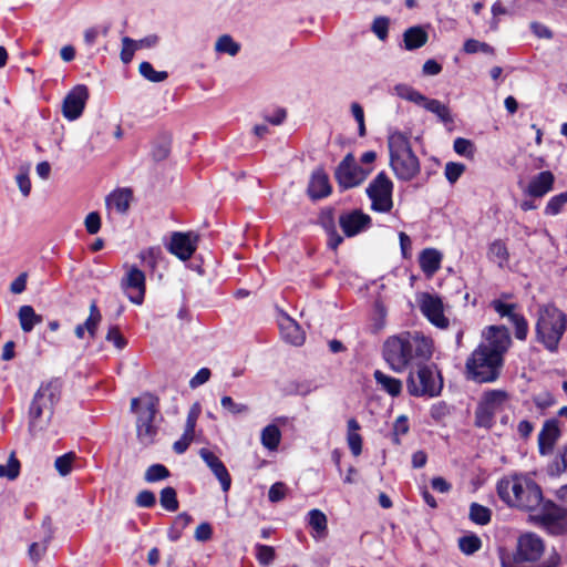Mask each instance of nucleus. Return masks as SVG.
I'll use <instances>...</instances> for the list:
<instances>
[{
    "label": "nucleus",
    "instance_id": "42",
    "mask_svg": "<svg viewBox=\"0 0 567 567\" xmlns=\"http://www.w3.org/2000/svg\"><path fill=\"white\" fill-rule=\"evenodd\" d=\"M138 257L146 267L155 269L158 260L162 258V249L159 247H150L140 252Z\"/></svg>",
    "mask_w": 567,
    "mask_h": 567
},
{
    "label": "nucleus",
    "instance_id": "9",
    "mask_svg": "<svg viewBox=\"0 0 567 567\" xmlns=\"http://www.w3.org/2000/svg\"><path fill=\"white\" fill-rule=\"evenodd\" d=\"M509 401V394L504 390L485 391L475 410V425L491 429L495 423V416L505 410Z\"/></svg>",
    "mask_w": 567,
    "mask_h": 567
},
{
    "label": "nucleus",
    "instance_id": "20",
    "mask_svg": "<svg viewBox=\"0 0 567 567\" xmlns=\"http://www.w3.org/2000/svg\"><path fill=\"white\" fill-rule=\"evenodd\" d=\"M560 436L559 422L556 419L547 420L538 434V449L542 455L551 453L555 443Z\"/></svg>",
    "mask_w": 567,
    "mask_h": 567
},
{
    "label": "nucleus",
    "instance_id": "5",
    "mask_svg": "<svg viewBox=\"0 0 567 567\" xmlns=\"http://www.w3.org/2000/svg\"><path fill=\"white\" fill-rule=\"evenodd\" d=\"M61 386L58 380L41 384L29 410V431L32 435L48 427L51 422L54 405L60 399Z\"/></svg>",
    "mask_w": 567,
    "mask_h": 567
},
{
    "label": "nucleus",
    "instance_id": "30",
    "mask_svg": "<svg viewBox=\"0 0 567 567\" xmlns=\"http://www.w3.org/2000/svg\"><path fill=\"white\" fill-rule=\"evenodd\" d=\"M131 199L132 192L127 188H123L112 193L107 197L106 204L109 207L114 208L117 213L124 214L130 207Z\"/></svg>",
    "mask_w": 567,
    "mask_h": 567
},
{
    "label": "nucleus",
    "instance_id": "55",
    "mask_svg": "<svg viewBox=\"0 0 567 567\" xmlns=\"http://www.w3.org/2000/svg\"><path fill=\"white\" fill-rule=\"evenodd\" d=\"M199 414H200L199 405L194 404L187 414L184 433L195 436V427H196V423H197Z\"/></svg>",
    "mask_w": 567,
    "mask_h": 567
},
{
    "label": "nucleus",
    "instance_id": "23",
    "mask_svg": "<svg viewBox=\"0 0 567 567\" xmlns=\"http://www.w3.org/2000/svg\"><path fill=\"white\" fill-rule=\"evenodd\" d=\"M279 328L282 338L293 344L301 346L305 342V332L301 327L289 316L284 315L279 319Z\"/></svg>",
    "mask_w": 567,
    "mask_h": 567
},
{
    "label": "nucleus",
    "instance_id": "50",
    "mask_svg": "<svg viewBox=\"0 0 567 567\" xmlns=\"http://www.w3.org/2000/svg\"><path fill=\"white\" fill-rule=\"evenodd\" d=\"M491 306L501 317H506L509 321L514 319V316L518 315L515 312L516 305L514 303H505L501 300H493Z\"/></svg>",
    "mask_w": 567,
    "mask_h": 567
},
{
    "label": "nucleus",
    "instance_id": "64",
    "mask_svg": "<svg viewBox=\"0 0 567 567\" xmlns=\"http://www.w3.org/2000/svg\"><path fill=\"white\" fill-rule=\"evenodd\" d=\"M374 315H375L374 329L375 330L383 329V327L385 324L386 310L380 301H377L374 303Z\"/></svg>",
    "mask_w": 567,
    "mask_h": 567
},
{
    "label": "nucleus",
    "instance_id": "61",
    "mask_svg": "<svg viewBox=\"0 0 567 567\" xmlns=\"http://www.w3.org/2000/svg\"><path fill=\"white\" fill-rule=\"evenodd\" d=\"M212 372L208 368H202L197 371V373L189 380V386L192 389H196L210 379Z\"/></svg>",
    "mask_w": 567,
    "mask_h": 567
},
{
    "label": "nucleus",
    "instance_id": "34",
    "mask_svg": "<svg viewBox=\"0 0 567 567\" xmlns=\"http://www.w3.org/2000/svg\"><path fill=\"white\" fill-rule=\"evenodd\" d=\"M393 90L399 97L415 103L420 106L425 101V95L413 89L411 85L398 84Z\"/></svg>",
    "mask_w": 567,
    "mask_h": 567
},
{
    "label": "nucleus",
    "instance_id": "10",
    "mask_svg": "<svg viewBox=\"0 0 567 567\" xmlns=\"http://www.w3.org/2000/svg\"><path fill=\"white\" fill-rule=\"evenodd\" d=\"M393 183L384 172L379 173L367 187V195L371 199V208L379 213H389L393 207Z\"/></svg>",
    "mask_w": 567,
    "mask_h": 567
},
{
    "label": "nucleus",
    "instance_id": "28",
    "mask_svg": "<svg viewBox=\"0 0 567 567\" xmlns=\"http://www.w3.org/2000/svg\"><path fill=\"white\" fill-rule=\"evenodd\" d=\"M307 523L312 529V536L317 539L324 538L328 533V519L320 509H311L308 513Z\"/></svg>",
    "mask_w": 567,
    "mask_h": 567
},
{
    "label": "nucleus",
    "instance_id": "46",
    "mask_svg": "<svg viewBox=\"0 0 567 567\" xmlns=\"http://www.w3.org/2000/svg\"><path fill=\"white\" fill-rule=\"evenodd\" d=\"M276 557L275 548L268 545H256V558L262 566L270 565Z\"/></svg>",
    "mask_w": 567,
    "mask_h": 567
},
{
    "label": "nucleus",
    "instance_id": "44",
    "mask_svg": "<svg viewBox=\"0 0 567 567\" xmlns=\"http://www.w3.org/2000/svg\"><path fill=\"white\" fill-rule=\"evenodd\" d=\"M75 457L76 456L73 452H69L64 455L56 457L54 462V467L61 476H66L71 473L72 463L75 460Z\"/></svg>",
    "mask_w": 567,
    "mask_h": 567
},
{
    "label": "nucleus",
    "instance_id": "19",
    "mask_svg": "<svg viewBox=\"0 0 567 567\" xmlns=\"http://www.w3.org/2000/svg\"><path fill=\"white\" fill-rule=\"evenodd\" d=\"M199 455L219 481L223 491L228 492L231 485V477L224 463L207 449H202Z\"/></svg>",
    "mask_w": 567,
    "mask_h": 567
},
{
    "label": "nucleus",
    "instance_id": "60",
    "mask_svg": "<svg viewBox=\"0 0 567 567\" xmlns=\"http://www.w3.org/2000/svg\"><path fill=\"white\" fill-rule=\"evenodd\" d=\"M464 50L466 53H476L478 51H482V52H485V53H489L492 52V48L484 43V42H480L473 38H470L465 43H464Z\"/></svg>",
    "mask_w": 567,
    "mask_h": 567
},
{
    "label": "nucleus",
    "instance_id": "2",
    "mask_svg": "<svg viewBox=\"0 0 567 567\" xmlns=\"http://www.w3.org/2000/svg\"><path fill=\"white\" fill-rule=\"evenodd\" d=\"M432 340L419 331H402L390 336L382 346V357L396 373L413 370L432 355Z\"/></svg>",
    "mask_w": 567,
    "mask_h": 567
},
{
    "label": "nucleus",
    "instance_id": "13",
    "mask_svg": "<svg viewBox=\"0 0 567 567\" xmlns=\"http://www.w3.org/2000/svg\"><path fill=\"white\" fill-rule=\"evenodd\" d=\"M370 171L360 167L352 154H348L336 169V178L343 188H351L361 184Z\"/></svg>",
    "mask_w": 567,
    "mask_h": 567
},
{
    "label": "nucleus",
    "instance_id": "32",
    "mask_svg": "<svg viewBox=\"0 0 567 567\" xmlns=\"http://www.w3.org/2000/svg\"><path fill=\"white\" fill-rule=\"evenodd\" d=\"M426 111L434 113L443 123L452 122V116L449 107L435 99H427L421 104Z\"/></svg>",
    "mask_w": 567,
    "mask_h": 567
},
{
    "label": "nucleus",
    "instance_id": "43",
    "mask_svg": "<svg viewBox=\"0 0 567 567\" xmlns=\"http://www.w3.org/2000/svg\"><path fill=\"white\" fill-rule=\"evenodd\" d=\"M567 204V192L553 196L545 207V214L549 216L558 215Z\"/></svg>",
    "mask_w": 567,
    "mask_h": 567
},
{
    "label": "nucleus",
    "instance_id": "25",
    "mask_svg": "<svg viewBox=\"0 0 567 567\" xmlns=\"http://www.w3.org/2000/svg\"><path fill=\"white\" fill-rule=\"evenodd\" d=\"M331 193L328 175L322 169H317L312 173L309 185L308 194L312 199H320Z\"/></svg>",
    "mask_w": 567,
    "mask_h": 567
},
{
    "label": "nucleus",
    "instance_id": "22",
    "mask_svg": "<svg viewBox=\"0 0 567 567\" xmlns=\"http://www.w3.org/2000/svg\"><path fill=\"white\" fill-rule=\"evenodd\" d=\"M319 224L326 230V233L329 237L328 238L329 248L336 250L343 241V238L337 231L334 210L331 208L321 210V213L319 215Z\"/></svg>",
    "mask_w": 567,
    "mask_h": 567
},
{
    "label": "nucleus",
    "instance_id": "53",
    "mask_svg": "<svg viewBox=\"0 0 567 567\" xmlns=\"http://www.w3.org/2000/svg\"><path fill=\"white\" fill-rule=\"evenodd\" d=\"M464 171H465L464 164L449 162L445 165L444 174H445L446 179L451 184H454L461 177V175L464 173Z\"/></svg>",
    "mask_w": 567,
    "mask_h": 567
},
{
    "label": "nucleus",
    "instance_id": "8",
    "mask_svg": "<svg viewBox=\"0 0 567 567\" xmlns=\"http://www.w3.org/2000/svg\"><path fill=\"white\" fill-rule=\"evenodd\" d=\"M408 371L406 388L410 395L433 398L441 393L443 380L434 364L424 362Z\"/></svg>",
    "mask_w": 567,
    "mask_h": 567
},
{
    "label": "nucleus",
    "instance_id": "37",
    "mask_svg": "<svg viewBox=\"0 0 567 567\" xmlns=\"http://www.w3.org/2000/svg\"><path fill=\"white\" fill-rule=\"evenodd\" d=\"M547 474L549 476H559L563 472L567 471V445L563 447L559 455L547 466Z\"/></svg>",
    "mask_w": 567,
    "mask_h": 567
},
{
    "label": "nucleus",
    "instance_id": "54",
    "mask_svg": "<svg viewBox=\"0 0 567 567\" xmlns=\"http://www.w3.org/2000/svg\"><path fill=\"white\" fill-rule=\"evenodd\" d=\"M169 152H171L169 140L164 137L154 144L153 150H152V155L155 161H163L168 156Z\"/></svg>",
    "mask_w": 567,
    "mask_h": 567
},
{
    "label": "nucleus",
    "instance_id": "6",
    "mask_svg": "<svg viewBox=\"0 0 567 567\" xmlns=\"http://www.w3.org/2000/svg\"><path fill=\"white\" fill-rule=\"evenodd\" d=\"M390 165L401 181H411L420 173V162L413 153L410 141L401 132L389 135Z\"/></svg>",
    "mask_w": 567,
    "mask_h": 567
},
{
    "label": "nucleus",
    "instance_id": "49",
    "mask_svg": "<svg viewBox=\"0 0 567 567\" xmlns=\"http://www.w3.org/2000/svg\"><path fill=\"white\" fill-rule=\"evenodd\" d=\"M453 148L458 155L465 156L467 158H472L475 153L474 144L470 140L463 137H457L454 141Z\"/></svg>",
    "mask_w": 567,
    "mask_h": 567
},
{
    "label": "nucleus",
    "instance_id": "51",
    "mask_svg": "<svg viewBox=\"0 0 567 567\" xmlns=\"http://www.w3.org/2000/svg\"><path fill=\"white\" fill-rule=\"evenodd\" d=\"M489 256L496 259L499 264L507 261L508 251L505 244L501 240H495L491 244L488 249Z\"/></svg>",
    "mask_w": 567,
    "mask_h": 567
},
{
    "label": "nucleus",
    "instance_id": "14",
    "mask_svg": "<svg viewBox=\"0 0 567 567\" xmlns=\"http://www.w3.org/2000/svg\"><path fill=\"white\" fill-rule=\"evenodd\" d=\"M544 551V543L540 537L535 534H524L518 538L517 551L514 556L506 555L511 559H515L514 566L519 567L520 561H535Z\"/></svg>",
    "mask_w": 567,
    "mask_h": 567
},
{
    "label": "nucleus",
    "instance_id": "59",
    "mask_svg": "<svg viewBox=\"0 0 567 567\" xmlns=\"http://www.w3.org/2000/svg\"><path fill=\"white\" fill-rule=\"evenodd\" d=\"M135 503L138 507L150 508L155 505V494L148 489L142 491L137 494Z\"/></svg>",
    "mask_w": 567,
    "mask_h": 567
},
{
    "label": "nucleus",
    "instance_id": "40",
    "mask_svg": "<svg viewBox=\"0 0 567 567\" xmlns=\"http://www.w3.org/2000/svg\"><path fill=\"white\" fill-rule=\"evenodd\" d=\"M101 319H102V316L96 306V302L92 301L90 305V316L85 320V322L82 323L92 338L95 336V332H96V329H97V326H99Z\"/></svg>",
    "mask_w": 567,
    "mask_h": 567
},
{
    "label": "nucleus",
    "instance_id": "3",
    "mask_svg": "<svg viewBox=\"0 0 567 567\" xmlns=\"http://www.w3.org/2000/svg\"><path fill=\"white\" fill-rule=\"evenodd\" d=\"M499 498L511 507L535 511L543 502V492L538 484L525 475H512L497 483Z\"/></svg>",
    "mask_w": 567,
    "mask_h": 567
},
{
    "label": "nucleus",
    "instance_id": "18",
    "mask_svg": "<svg viewBox=\"0 0 567 567\" xmlns=\"http://www.w3.org/2000/svg\"><path fill=\"white\" fill-rule=\"evenodd\" d=\"M198 236L193 233H173L167 249L181 260H188L196 250Z\"/></svg>",
    "mask_w": 567,
    "mask_h": 567
},
{
    "label": "nucleus",
    "instance_id": "15",
    "mask_svg": "<svg viewBox=\"0 0 567 567\" xmlns=\"http://www.w3.org/2000/svg\"><path fill=\"white\" fill-rule=\"evenodd\" d=\"M419 306L424 317L435 327L445 329L449 319L444 316L443 302L440 297L424 292L419 298Z\"/></svg>",
    "mask_w": 567,
    "mask_h": 567
},
{
    "label": "nucleus",
    "instance_id": "1",
    "mask_svg": "<svg viewBox=\"0 0 567 567\" xmlns=\"http://www.w3.org/2000/svg\"><path fill=\"white\" fill-rule=\"evenodd\" d=\"M484 341L466 361L468 377L480 383L495 381L504 362V354L512 344L505 326H489L483 333Z\"/></svg>",
    "mask_w": 567,
    "mask_h": 567
},
{
    "label": "nucleus",
    "instance_id": "63",
    "mask_svg": "<svg viewBox=\"0 0 567 567\" xmlns=\"http://www.w3.org/2000/svg\"><path fill=\"white\" fill-rule=\"evenodd\" d=\"M106 340L113 342L118 350H122L126 346V340L115 326L109 329Z\"/></svg>",
    "mask_w": 567,
    "mask_h": 567
},
{
    "label": "nucleus",
    "instance_id": "27",
    "mask_svg": "<svg viewBox=\"0 0 567 567\" xmlns=\"http://www.w3.org/2000/svg\"><path fill=\"white\" fill-rule=\"evenodd\" d=\"M442 254L434 248L422 250L419 262L422 271L427 275H434L441 267Z\"/></svg>",
    "mask_w": 567,
    "mask_h": 567
},
{
    "label": "nucleus",
    "instance_id": "48",
    "mask_svg": "<svg viewBox=\"0 0 567 567\" xmlns=\"http://www.w3.org/2000/svg\"><path fill=\"white\" fill-rule=\"evenodd\" d=\"M220 404L223 409L233 415L245 414L249 412V406L247 404L237 403L228 395H225L220 399Z\"/></svg>",
    "mask_w": 567,
    "mask_h": 567
},
{
    "label": "nucleus",
    "instance_id": "21",
    "mask_svg": "<svg viewBox=\"0 0 567 567\" xmlns=\"http://www.w3.org/2000/svg\"><path fill=\"white\" fill-rule=\"evenodd\" d=\"M555 176L549 171H544L534 176L525 190L532 197L540 198L553 189Z\"/></svg>",
    "mask_w": 567,
    "mask_h": 567
},
{
    "label": "nucleus",
    "instance_id": "57",
    "mask_svg": "<svg viewBox=\"0 0 567 567\" xmlns=\"http://www.w3.org/2000/svg\"><path fill=\"white\" fill-rule=\"evenodd\" d=\"M515 327V337L518 340H525L528 333V323L527 320L522 316H514V319L511 321Z\"/></svg>",
    "mask_w": 567,
    "mask_h": 567
},
{
    "label": "nucleus",
    "instance_id": "33",
    "mask_svg": "<svg viewBox=\"0 0 567 567\" xmlns=\"http://www.w3.org/2000/svg\"><path fill=\"white\" fill-rule=\"evenodd\" d=\"M280 430L275 424H269L261 431V444L269 451L277 450L280 443Z\"/></svg>",
    "mask_w": 567,
    "mask_h": 567
},
{
    "label": "nucleus",
    "instance_id": "58",
    "mask_svg": "<svg viewBox=\"0 0 567 567\" xmlns=\"http://www.w3.org/2000/svg\"><path fill=\"white\" fill-rule=\"evenodd\" d=\"M84 225L86 228V231L90 235H95L99 233L101 228V217L97 212H91L87 214L84 220Z\"/></svg>",
    "mask_w": 567,
    "mask_h": 567
},
{
    "label": "nucleus",
    "instance_id": "45",
    "mask_svg": "<svg viewBox=\"0 0 567 567\" xmlns=\"http://www.w3.org/2000/svg\"><path fill=\"white\" fill-rule=\"evenodd\" d=\"M20 473V462L14 457L13 454L8 460L6 465H0V477H7L9 480H16Z\"/></svg>",
    "mask_w": 567,
    "mask_h": 567
},
{
    "label": "nucleus",
    "instance_id": "16",
    "mask_svg": "<svg viewBox=\"0 0 567 567\" xmlns=\"http://www.w3.org/2000/svg\"><path fill=\"white\" fill-rule=\"evenodd\" d=\"M87 99L89 90L85 85L74 86L63 100V116L70 121L79 118L83 113Z\"/></svg>",
    "mask_w": 567,
    "mask_h": 567
},
{
    "label": "nucleus",
    "instance_id": "52",
    "mask_svg": "<svg viewBox=\"0 0 567 567\" xmlns=\"http://www.w3.org/2000/svg\"><path fill=\"white\" fill-rule=\"evenodd\" d=\"M391 19L385 16L375 17L371 23V32L374 35H388L390 29Z\"/></svg>",
    "mask_w": 567,
    "mask_h": 567
},
{
    "label": "nucleus",
    "instance_id": "7",
    "mask_svg": "<svg viewBox=\"0 0 567 567\" xmlns=\"http://www.w3.org/2000/svg\"><path fill=\"white\" fill-rule=\"evenodd\" d=\"M158 399L151 393L131 400V411L136 415V437L144 446L154 443L157 435L155 416L158 413Z\"/></svg>",
    "mask_w": 567,
    "mask_h": 567
},
{
    "label": "nucleus",
    "instance_id": "38",
    "mask_svg": "<svg viewBox=\"0 0 567 567\" xmlns=\"http://www.w3.org/2000/svg\"><path fill=\"white\" fill-rule=\"evenodd\" d=\"M161 505L168 512L178 509V501L175 488L167 486L161 491Z\"/></svg>",
    "mask_w": 567,
    "mask_h": 567
},
{
    "label": "nucleus",
    "instance_id": "24",
    "mask_svg": "<svg viewBox=\"0 0 567 567\" xmlns=\"http://www.w3.org/2000/svg\"><path fill=\"white\" fill-rule=\"evenodd\" d=\"M42 528L44 529V537L41 542H34L29 546V557L37 564L47 553L48 546L53 538V529L50 517H45L42 522Z\"/></svg>",
    "mask_w": 567,
    "mask_h": 567
},
{
    "label": "nucleus",
    "instance_id": "17",
    "mask_svg": "<svg viewBox=\"0 0 567 567\" xmlns=\"http://www.w3.org/2000/svg\"><path fill=\"white\" fill-rule=\"evenodd\" d=\"M338 220L347 237H353L368 229L371 225V217L360 209L342 213Z\"/></svg>",
    "mask_w": 567,
    "mask_h": 567
},
{
    "label": "nucleus",
    "instance_id": "29",
    "mask_svg": "<svg viewBox=\"0 0 567 567\" xmlns=\"http://www.w3.org/2000/svg\"><path fill=\"white\" fill-rule=\"evenodd\" d=\"M373 377L377 384L380 386L382 391L386 392L391 396L400 395L402 391L401 380L390 377L380 370H375Z\"/></svg>",
    "mask_w": 567,
    "mask_h": 567
},
{
    "label": "nucleus",
    "instance_id": "35",
    "mask_svg": "<svg viewBox=\"0 0 567 567\" xmlns=\"http://www.w3.org/2000/svg\"><path fill=\"white\" fill-rule=\"evenodd\" d=\"M482 547L481 538L475 534L465 535L458 538V548L464 555H473Z\"/></svg>",
    "mask_w": 567,
    "mask_h": 567
},
{
    "label": "nucleus",
    "instance_id": "56",
    "mask_svg": "<svg viewBox=\"0 0 567 567\" xmlns=\"http://www.w3.org/2000/svg\"><path fill=\"white\" fill-rule=\"evenodd\" d=\"M409 429L408 417L400 415L393 424V442L400 444V435H405Z\"/></svg>",
    "mask_w": 567,
    "mask_h": 567
},
{
    "label": "nucleus",
    "instance_id": "41",
    "mask_svg": "<svg viewBox=\"0 0 567 567\" xmlns=\"http://www.w3.org/2000/svg\"><path fill=\"white\" fill-rule=\"evenodd\" d=\"M169 475H171V473L166 466H164L162 464H153L146 470L144 478L148 483H154V482L165 480Z\"/></svg>",
    "mask_w": 567,
    "mask_h": 567
},
{
    "label": "nucleus",
    "instance_id": "62",
    "mask_svg": "<svg viewBox=\"0 0 567 567\" xmlns=\"http://www.w3.org/2000/svg\"><path fill=\"white\" fill-rule=\"evenodd\" d=\"M286 496V485L281 482L272 484L268 492L269 501L272 503L280 502Z\"/></svg>",
    "mask_w": 567,
    "mask_h": 567
},
{
    "label": "nucleus",
    "instance_id": "39",
    "mask_svg": "<svg viewBox=\"0 0 567 567\" xmlns=\"http://www.w3.org/2000/svg\"><path fill=\"white\" fill-rule=\"evenodd\" d=\"M140 73L148 81L158 83L167 79L168 74L165 71H155L150 62H142L140 64Z\"/></svg>",
    "mask_w": 567,
    "mask_h": 567
},
{
    "label": "nucleus",
    "instance_id": "4",
    "mask_svg": "<svg viewBox=\"0 0 567 567\" xmlns=\"http://www.w3.org/2000/svg\"><path fill=\"white\" fill-rule=\"evenodd\" d=\"M567 330V315L553 303L540 305L535 326L536 340L546 350L558 351L559 342Z\"/></svg>",
    "mask_w": 567,
    "mask_h": 567
},
{
    "label": "nucleus",
    "instance_id": "31",
    "mask_svg": "<svg viewBox=\"0 0 567 567\" xmlns=\"http://www.w3.org/2000/svg\"><path fill=\"white\" fill-rule=\"evenodd\" d=\"M18 317L23 332H31L37 324L42 322V317L37 315L31 306L20 307Z\"/></svg>",
    "mask_w": 567,
    "mask_h": 567
},
{
    "label": "nucleus",
    "instance_id": "36",
    "mask_svg": "<svg viewBox=\"0 0 567 567\" xmlns=\"http://www.w3.org/2000/svg\"><path fill=\"white\" fill-rule=\"evenodd\" d=\"M492 512L489 508L472 503L470 506V519L477 525H486L491 522Z\"/></svg>",
    "mask_w": 567,
    "mask_h": 567
},
{
    "label": "nucleus",
    "instance_id": "26",
    "mask_svg": "<svg viewBox=\"0 0 567 567\" xmlns=\"http://www.w3.org/2000/svg\"><path fill=\"white\" fill-rule=\"evenodd\" d=\"M157 39L158 38H141L140 40H133L132 38H123L121 60L124 63L131 62L136 50L155 47Z\"/></svg>",
    "mask_w": 567,
    "mask_h": 567
},
{
    "label": "nucleus",
    "instance_id": "47",
    "mask_svg": "<svg viewBox=\"0 0 567 567\" xmlns=\"http://www.w3.org/2000/svg\"><path fill=\"white\" fill-rule=\"evenodd\" d=\"M240 45L233 40V38H218L215 43V50L218 53H227L235 55L239 51Z\"/></svg>",
    "mask_w": 567,
    "mask_h": 567
},
{
    "label": "nucleus",
    "instance_id": "12",
    "mask_svg": "<svg viewBox=\"0 0 567 567\" xmlns=\"http://www.w3.org/2000/svg\"><path fill=\"white\" fill-rule=\"evenodd\" d=\"M125 274L121 279V288L131 302L142 305L146 291V278L135 265H124Z\"/></svg>",
    "mask_w": 567,
    "mask_h": 567
},
{
    "label": "nucleus",
    "instance_id": "11",
    "mask_svg": "<svg viewBox=\"0 0 567 567\" xmlns=\"http://www.w3.org/2000/svg\"><path fill=\"white\" fill-rule=\"evenodd\" d=\"M534 519L551 535L567 533V511L551 501L542 502L540 513Z\"/></svg>",
    "mask_w": 567,
    "mask_h": 567
}]
</instances>
